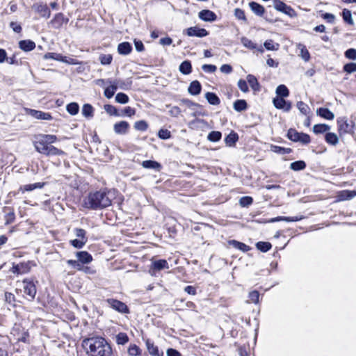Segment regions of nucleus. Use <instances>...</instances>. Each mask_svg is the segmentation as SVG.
<instances>
[{
    "label": "nucleus",
    "instance_id": "f257e3e1",
    "mask_svg": "<svg viewBox=\"0 0 356 356\" xmlns=\"http://www.w3.org/2000/svg\"><path fill=\"white\" fill-rule=\"evenodd\" d=\"M82 346L88 356H113L111 344L100 336L84 339Z\"/></svg>",
    "mask_w": 356,
    "mask_h": 356
},
{
    "label": "nucleus",
    "instance_id": "f03ea898",
    "mask_svg": "<svg viewBox=\"0 0 356 356\" xmlns=\"http://www.w3.org/2000/svg\"><path fill=\"white\" fill-rule=\"evenodd\" d=\"M111 198L104 190L90 192L83 200V207L92 210H100L111 204Z\"/></svg>",
    "mask_w": 356,
    "mask_h": 356
},
{
    "label": "nucleus",
    "instance_id": "7ed1b4c3",
    "mask_svg": "<svg viewBox=\"0 0 356 356\" xmlns=\"http://www.w3.org/2000/svg\"><path fill=\"white\" fill-rule=\"evenodd\" d=\"M56 139L55 135L41 134L36 137L33 145L37 152L46 156L63 155L65 152L63 150L51 145Z\"/></svg>",
    "mask_w": 356,
    "mask_h": 356
},
{
    "label": "nucleus",
    "instance_id": "20e7f679",
    "mask_svg": "<svg viewBox=\"0 0 356 356\" xmlns=\"http://www.w3.org/2000/svg\"><path fill=\"white\" fill-rule=\"evenodd\" d=\"M287 138L293 142H299L307 145L311 141L310 136L305 133L298 132L294 129H289L287 132Z\"/></svg>",
    "mask_w": 356,
    "mask_h": 356
},
{
    "label": "nucleus",
    "instance_id": "39448f33",
    "mask_svg": "<svg viewBox=\"0 0 356 356\" xmlns=\"http://www.w3.org/2000/svg\"><path fill=\"white\" fill-rule=\"evenodd\" d=\"M274 8L277 10L282 12L291 17L296 16V11L289 6L280 0H274Z\"/></svg>",
    "mask_w": 356,
    "mask_h": 356
},
{
    "label": "nucleus",
    "instance_id": "423d86ee",
    "mask_svg": "<svg viewBox=\"0 0 356 356\" xmlns=\"http://www.w3.org/2000/svg\"><path fill=\"white\" fill-rule=\"evenodd\" d=\"M108 305L114 310L122 313L127 314L129 312V308L127 305L120 300L108 298L106 300Z\"/></svg>",
    "mask_w": 356,
    "mask_h": 356
},
{
    "label": "nucleus",
    "instance_id": "0eeeda50",
    "mask_svg": "<svg viewBox=\"0 0 356 356\" xmlns=\"http://www.w3.org/2000/svg\"><path fill=\"white\" fill-rule=\"evenodd\" d=\"M284 97H276L273 99V105L276 108L282 109L283 111L288 112L291 108V103L286 101Z\"/></svg>",
    "mask_w": 356,
    "mask_h": 356
},
{
    "label": "nucleus",
    "instance_id": "6e6552de",
    "mask_svg": "<svg viewBox=\"0 0 356 356\" xmlns=\"http://www.w3.org/2000/svg\"><path fill=\"white\" fill-rule=\"evenodd\" d=\"M186 32L190 37L203 38L209 35V32L206 29L197 26L189 27L186 30Z\"/></svg>",
    "mask_w": 356,
    "mask_h": 356
},
{
    "label": "nucleus",
    "instance_id": "1a4fd4ad",
    "mask_svg": "<svg viewBox=\"0 0 356 356\" xmlns=\"http://www.w3.org/2000/svg\"><path fill=\"white\" fill-rule=\"evenodd\" d=\"M169 265L166 260L159 259L153 261L150 267V273L152 275L154 274L155 272L161 270L163 269H168Z\"/></svg>",
    "mask_w": 356,
    "mask_h": 356
},
{
    "label": "nucleus",
    "instance_id": "9d476101",
    "mask_svg": "<svg viewBox=\"0 0 356 356\" xmlns=\"http://www.w3.org/2000/svg\"><path fill=\"white\" fill-rule=\"evenodd\" d=\"M32 8L42 17L48 19L50 17L51 11L46 4L36 3L33 5Z\"/></svg>",
    "mask_w": 356,
    "mask_h": 356
},
{
    "label": "nucleus",
    "instance_id": "9b49d317",
    "mask_svg": "<svg viewBox=\"0 0 356 356\" xmlns=\"http://www.w3.org/2000/svg\"><path fill=\"white\" fill-rule=\"evenodd\" d=\"M198 17L201 20L208 22H214L217 19L216 13L210 10H202L200 11Z\"/></svg>",
    "mask_w": 356,
    "mask_h": 356
},
{
    "label": "nucleus",
    "instance_id": "f8f14e48",
    "mask_svg": "<svg viewBox=\"0 0 356 356\" xmlns=\"http://www.w3.org/2000/svg\"><path fill=\"white\" fill-rule=\"evenodd\" d=\"M68 22V19L65 18L63 13L56 14L51 20L50 23L54 29H60L64 24Z\"/></svg>",
    "mask_w": 356,
    "mask_h": 356
},
{
    "label": "nucleus",
    "instance_id": "ddd939ff",
    "mask_svg": "<svg viewBox=\"0 0 356 356\" xmlns=\"http://www.w3.org/2000/svg\"><path fill=\"white\" fill-rule=\"evenodd\" d=\"M24 292L29 296V300H33L36 294V288L33 282L24 281Z\"/></svg>",
    "mask_w": 356,
    "mask_h": 356
},
{
    "label": "nucleus",
    "instance_id": "4468645a",
    "mask_svg": "<svg viewBox=\"0 0 356 356\" xmlns=\"http://www.w3.org/2000/svg\"><path fill=\"white\" fill-rule=\"evenodd\" d=\"M129 127V124L127 122L120 121L114 124L113 130L117 134L124 135L128 133Z\"/></svg>",
    "mask_w": 356,
    "mask_h": 356
},
{
    "label": "nucleus",
    "instance_id": "2eb2a0df",
    "mask_svg": "<svg viewBox=\"0 0 356 356\" xmlns=\"http://www.w3.org/2000/svg\"><path fill=\"white\" fill-rule=\"evenodd\" d=\"M29 263H19L12 267V272L16 274H24L30 270Z\"/></svg>",
    "mask_w": 356,
    "mask_h": 356
},
{
    "label": "nucleus",
    "instance_id": "dca6fc26",
    "mask_svg": "<svg viewBox=\"0 0 356 356\" xmlns=\"http://www.w3.org/2000/svg\"><path fill=\"white\" fill-rule=\"evenodd\" d=\"M78 261L81 264H89L92 261V255L87 251H79L76 253Z\"/></svg>",
    "mask_w": 356,
    "mask_h": 356
},
{
    "label": "nucleus",
    "instance_id": "f3484780",
    "mask_svg": "<svg viewBox=\"0 0 356 356\" xmlns=\"http://www.w3.org/2000/svg\"><path fill=\"white\" fill-rule=\"evenodd\" d=\"M338 131L340 135L348 134L351 130L350 125L348 123L347 120L344 118L339 119L337 120Z\"/></svg>",
    "mask_w": 356,
    "mask_h": 356
},
{
    "label": "nucleus",
    "instance_id": "a211bd4d",
    "mask_svg": "<svg viewBox=\"0 0 356 356\" xmlns=\"http://www.w3.org/2000/svg\"><path fill=\"white\" fill-rule=\"evenodd\" d=\"M29 114L35 119L50 120L52 117L49 113H45L40 111L31 109Z\"/></svg>",
    "mask_w": 356,
    "mask_h": 356
},
{
    "label": "nucleus",
    "instance_id": "6ab92c4d",
    "mask_svg": "<svg viewBox=\"0 0 356 356\" xmlns=\"http://www.w3.org/2000/svg\"><path fill=\"white\" fill-rule=\"evenodd\" d=\"M303 218L302 216H294V217H286V216H277L275 218H270L268 220L267 222H275L279 221H285V222H297Z\"/></svg>",
    "mask_w": 356,
    "mask_h": 356
},
{
    "label": "nucleus",
    "instance_id": "aec40b11",
    "mask_svg": "<svg viewBox=\"0 0 356 356\" xmlns=\"http://www.w3.org/2000/svg\"><path fill=\"white\" fill-rule=\"evenodd\" d=\"M132 51V46L128 42H123L118 45V52L120 55H128Z\"/></svg>",
    "mask_w": 356,
    "mask_h": 356
},
{
    "label": "nucleus",
    "instance_id": "412c9836",
    "mask_svg": "<svg viewBox=\"0 0 356 356\" xmlns=\"http://www.w3.org/2000/svg\"><path fill=\"white\" fill-rule=\"evenodd\" d=\"M316 114L321 118L328 120H332L334 118V113L327 108L321 107L318 108L316 111Z\"/></svg>",
    "mask_w": 356,
    "mask_h": 356
},
{
    "label": "nucleus",
    "instance_id": "4be33fe9",
    "mask_svg": "<svg viewBox=\"0 0 356 356\" xmlns=\"http://www.w3.org/2000/svg\"><path fill=\"white\" fill-rule=\"evenodd\" d=\"M19 47L24 51H30L35 48V43L30 40H24L19 42Z\"/></svg>",
    "mask_w": 356,
    "mask_h": 356
},
{
    "label": "nucleus",
    "instance_id": "5701e85b",
    "mask_svg": "<svg viewBox=\"0 0 356 356\" xmlns=\"http://www.w3.org/2000/svg\"><path fill=\"white\" fill-rule=\"evenodd\" d=\"M202 86L198 81H192L188 88V92L192 95H197L200 93Z\"/></svg>",
    "mask_w": 356,
    "mask_h": 356
},
{
    "label": "nucleus",
    "instance_id": "b1692460",
    "mask_svg": "<svg viewBox=\"0 0 356 356\" xmlns=\"http://www.w3.org/2000/svg\"><path fill=\"white\" fill-rule=\"evenodd\" d=\"M249 6H250L251 10L255 15H257L258 16H262L265 12V9H264V6L257 2H254V1L250 2Z\"/></svg>",
    "mask_w": 356,
    "mask_h": 356
},
{
    "label": "nucleus",
    "instance_id": "393cba45",
    "mask_svg": "<svg viewBox=\"0 0 356 356\" xmlns=\"http://www.w3.org/2000/svg\"><path fill=\"white\" fill-rule=\"evenodd\" d=\"M142 166L144 168L154 169L159 172L161 170L162 168L161 165L159 162L152 160H146L143 161Z\"/></svg>",
    "mask_w": 356,
    "mask_h": 356
},
{
    "label": "nucleus",
    "instance_id": "a878e982",
    "mask_svg": "<svg viewBox=\"0 0 356 356\" xmlns=\"http://www.w3.org/2000/svg\"><path fill=\"white\" fill-rule=\"evenodd\" d=\"M147 349L149 353L154 356H160L159 348L154 345V342L150 339H147L145 341Z\"/></svg>",
    "mask_w": 356,
    "mask_h": 356
},
{
    "label": "nucleus",
    "instance_id": "bb28decb",
    "mask_svg": "<svg viewBox=\"0 0 356 356\" xmlns=\"http://www.w3.org/2000/svg\"><path fill=\"white\" fill-rule=\"evenodd\" d=\"M246 78H247V81L248 82L251 88L254 91L257 92V91L260 90L259 83L258 82L257 79L254 75L248 74Z\"/></svg>",
    "mask_w": 356,
    "mask_h": 356
},
{
    "label": "nucleus",
    "instance_id": "cd10ccee",
    "mask_svg": "<svg viewBox=\"0 0 356 356\" xmlns=\"http://www.w3.org/2000/svg\"><path fill=\"white\" fill-rule=\"evenodd\" d=\"M229 243L231 245H232L234 248L238 249L243 252H246L251 249L250 247L247 245L246 244L236 240L229 241Z\"/></svg>",
    "mask_w": 356,
    "mask_h": 356
},
{
    "label": "nucleus",
    "instance_id": "c85d7f7f",
    "mask_svg": "<svg viewBox=\"0 0 356 356\" xmlns=\"http://www.w3.org/2000/svg\"><path fill=\"white\" fill-rule=\"evenodd\" d=\"M179 70L181 73L185 75L189 74L192 71V65L190 60H184L183 61L179 67Z\"/></svg>",
    "mask_w": 356,
    "mask_h": 356
},
{
    "label": "nucleus",
    "instance_id": "c756f323",
    "mask_svg": "<svg viewBox=\"0 0 356 356\" xmlns=\"http://www.w3.org/2000/svg\"><path fill=\"white\" fill-rule=\"evenodd\" d=\"M238 140V136L234 131H232L229 135L226 136L225 138V142L227 145L232 147L234 146Z\"/></svg>",
    "mask_w": 356,
    "mask_h": 356
},
{
    "label": "nucleus",
    "instance_id": "7c9ffc66",
    "mask_svg": "<svg viewBox=\"0 0 356 356\" xmlns=\"http://www.w3.org/2000/svg\"><path fill=\"white\" fill-rule=\"evenodd\" d=\"M298 48L300 50L299 56L305 62H308L310 59V54L307 49L306 48L305 45L300 43L298 44Z\"/></svg>",
    "mask_w": 356,
    "mask_h": 356
},
{
    "label": "nucleus",
    "instance_id": "2f4dec72",
    "mask_svg": "<svg viewBox=\"0 0 356 356\" xmlns=\"http://www.w3.org/2000/svg\"><path fill=\"white\" fill-rule=\"evenodd\" d=\"M325 140L327 143L335 146L339 143V138L334 133L327 132L325 135Z\"/></svg>",
    "mask_w": 356,
    "mask_h": 356
},
{
    "label": "nucleus",
    "instance_id": "473e14b6",
    "mask_svg": "<svg viewBox=\"0 0 356 356\" xmlns=\"http://www.w3.org/2000/svg\"><path fill=\"white\" fill-rule=\"evenodd\" d=\"M205 98L211 105H218L220 103L219 97L213 92H207L205 94Z\"/></svg>",
    "mask_w": 356,
    "mask_h": 356
},
{
    "label": "nucleus",
    "instance_id": "72a5a7b5",
    "mask_svg": "<svg viewBox=\"0 0 356 356\" xmlns=\"http://www.w3.org/2000/svg\"><path fill=\"white\" fill-rule=\"evenodd\" d=\"M234 108L238 112H241L247 109L248 104L244 99H237L234 102Z\"/></svg>",
    "mask_w": 356,
    "mask_h": 356
},
{
    "label": "nucleus",
    "instance_id": "f704fd0d",
    "mask_svg": "<svg viewBox=\"0 0 356 356\" xmlns=\"http://www.w3.org/2000/svg\"><path fill=\"white\" fill-rule=\"evenodd\" d=\"M270 150L275 153L282 155L289 154L292 152L291 148H285L275 145H270Z\"/></svg>",
    "mask_w": 356,
    "mask_h": 356
},
{
    "label": "nucleus",
    "instance_id": "c9c22d12",
    "mask_svg": "<svg viewBox=\"0 0 356 356\" xmlns=\"http://www.w3.org/2000/svg\"><path fill=\"white\" fill-rule=\"evenodd\" d=\"M276 94L278 97H287L289 95V90L285 85L281 84L277 87Z\"/></svg>",
    "mask_w": 356,
    "mask_h": 356
},
{
    "label": "nucleus",
    "instance_id": "e433bc0d",
    "mask_svg": "<svg viewBox=\"0 0 356 356\" xmlns=\"http://www.w3.org/2000/svg\"><path fill=\"white\" fill-rule=\"evenodd\" d=\"M330 129V127L325 124H318L313 127V131L315 134H323L328 131Z\"/></svg>",
    "mask_w": 356,
    "mask_h": 356
},
{
    "label": "nucleus",
    "instance_id": "4c0bfd02",
    "mask_svg": "<svg viewBox=\"0 0 356 356\" xmlns=\"http://www.w3.org/2000/svg\"><path fill=\"white\" fill-rule=\"evenodd\" d=\"M264 47L270 51H277L280 48V44L274 42L273 40H267L264 43Z\"/></svg>",
    "mask_w": 356,
    "mask_h": 356
},
{
    "label": "nucleus",
    "instance_id": "58836bf2",
    "mask_svg": "<svg viewBox=\"0 0 356 356\" xmlns=\"http://www.w3.org/2000/svg\"><path fill=\"white\" fill-rule=\"evenodd\" d=\"M341 15H342L343 19L345 22H346L347 24H348L350 25L354 24V22L352 18V14L349 10L344 8L342 11Z\"/></svg>",
    "mask_w": 356,
    "mask_h": 356
},
{
    "label": "nucleus",
    "instance_id": "ea45409f",
    "mask_svg": "<svg viewBox=\"0 0 356 356\" xmlns=\"http://www.w3.org/2000/svg\"><path fill=\"white\" fill-rule=\"evenodd\" d=\"M257 248L263 252H266L272 248V245L269 242L259 241L256 243Z\"/></svg>",
    "mask_w": 356,
    "mask_h": 356
},
{
    "label": "nucleus",
    "instance_id": "a19ab883",
    "mask_svg": "<svg viewBox=\"0 0 356 356\" xmlns=\"http://www.w3.org/2000/svg\"><path fill=\"white\" fill-rule=\"evenodd\" d=\"M306 168V163L303 161H296L291 163L290 168L294 171L304 170Z\"/></svg>",
    "mask_w": 356,
    "mask_h": 356
},
{
    "label": "nucleus",
    "instance_id": "79ce46f5",
    "mask_svg": "<svg viewBox=\"0 0 356 356\" xmlns=\"http://www.w3.org/2000/svg\"><path fill=\"white\" fill-rule=\"evenodd\" d=\"M296 106L302 114H303L305 115H307L309 113L310 108L305 102H303L302 101L298 102Z\"/></svg>",
    "mask_w": 356,
    "mask_h": 356
},
{
    "label": "nucleus",
    "instance_id": "37998d69",
    "mask_svg": "<svg viewBox=\"0 0 356 356\" xmlns=\"http://www.w3.org/2000/svg\"><path fill=\"white\" fill-rule=\"evenodd\" d=\"M106 83L110 84L111 86H115L116 90L119 88L121 89L125 88H124L125 83H124V81L120 80V79H106Z\"/></svg>",
    "mask_w": 356,
    "mask_h": 356
},
{
    "label": "nucleus",
    "instance_id": "c03bdc74",
    "mask_svg": "<svg viewBox=\"0 0 356 356\" xmlns=\"http://www.w3.org/2000/svg\"><path fill=\"white\" fill-rule=\"evenodd\" d=\"M222 134L218 131H211L207 136V139L211 142H218L221 139Z\"/></svg>",
    "mask_w": 356,
    "mask_h": 356
},
{
    "label": "nucleus",
    "instance_id": "a18cd8bd",
    "mask_svg": "<svg viewBox=\"0 0 356 356\" xmlns=\"http://www.w3.org/2000/svg\"><path fill=\"white\" fill-rule=\"evenodd\" d=\"M67 111L72 115H74L78 113L79 110V104L76 102H72L67 105L66 106Z\"/></svg>",
    "mask_w": 356,
    "mask_h": 356
},
{
    "label": "nucleus",
    "instance_id": "49530a36",
    "mask_svg": "<svg viewBox=\"0 0 356 356\" xmlns=\"http://www.w3.org/2000/svg\"><path fill=\"white\" fill-rule=\"evenodd\" d=\"M44 185V183L41 182H37L34 184H26L23 186V188H21V189L26 191H31L33 190H35L36 188H42Z\"/></svg>",
    "mask_w": 356,
    "mask_h": 356
},
{
    "label": "nucleus",
    "instance_id": "de8ad7c7",
    "mask_svg": "<svg viewBox=\"0 0 356 356\" xmlns=\"http://www.w3.org/2000/svg\"><path fill=\"white\" fill-rule=\"evenodd\" d=\"M93 111H94L93 107L90 104H86L83 106L82 114L83 116H85L86 118L92 117Z\"/></svg>",
    "mask_w": 356,
    "mask_h": 356
},
{
    "label": "nucleus",
    "instance_id": "09e8293b",
    "mask_svg": "<svg viewBox=\"0 0 356 356\" xmlns=\"http://www.w3.org/2000/svg\"><path fill=\"white\" fill-rule=\"evenodd\" d=\"M356 196V191H343L340 195L339 197L341 200H350Z\"/></svg>",
    "mask_w": 356,
    "mask_h": 356
},
{
    "label": "nucleus",
    "instance_id": "8fccbe9b",
    "mask_svg": "<svg viewBox=\"0 0 356 356\" xmlns=\"http://www.w3.org/2000/svg\"><path fill=\"white\" fill-rule=\"evenodd\" d=\"M129 341V337L126 333L120 332L116 335V342L119 345H124Z\"/></svg>",
    "mask_w": 356,
    "mask_h": 356
},
{
    "label": "nucleus",
    "instance_id": "3c124183",
    "mask_svg": "<svg viewBox=\"0 0 356 356\" xmlns=\"http://www.w3.org/2000/svg\"><path fill=\"white\" fill-rule=\"evenodd\" d=\"M241 41L243 45L249 49H255L257 48V44L246 37H243Z\"/></svg>",
    "mask_w": 356,
    "mask_h": 356
},
{
    "label": "nucleus",
    "instance_id": "603ef678",
    "mask_svg": "<svg viewBox=\"0 0 356 356\" xmlns=\"http://www.w3.org/2000/svg\"><path fill=\"white\" fill-rule=\"evenodd\" d=\"M87 241H88V239L81 240V239L76 238V239L71 240L70 241V243L74 248H77V249H81V248H82L86 245Z\"/></svg>",
    "mask_w": 356,
    "mask_h": 356
},
{
    "label": "nucleus",
    "instance_id": "864d4df0",
    "mask_svg": "<svg viewBox=\"0 0 356 356\" xmlns=\"http://www.w3.org/2000/svg\"><path fill=\"white\" fill-rule=\"evenodd\" d=\"M134 128L138 131H145L148 128V124L145 120H139L134 123Z\"/></svg>",
    "mask_w": 356,
    "mask_h": 356
},
{
    "label": "nucleus",
    "instance_id": "5fc2aeb1",
    "mask_svg": "<svg viewBox=\"0 0 356 356\" xmlns=\"http://www.w3.org/2000/svg\"><path fill=\"white\" fill-rule=\"evenodd\" d=\"M129 97L123 92H119L115 96V101L120 104H127L129 102Z\"/></svg>",
    "mask_w": 356,
    "mask_h": 356
},
{
    "label": "nucleus",
    "instance_id": "6e6d98bb",
    "mask_svg": "<svg viewBox=\"0 0 356 356\" xmlns=\"http://www.w3.org/2000/svg\"><path fill=\"white\" fill-rule=\"evenodd\" d=\"M113 57L111 54H102L99 56V61L102 65H106L111 63Z\"/></svg>",
    "mask_w": 356,
    "mask_h": 356
},
{
    "label": "nucleus",
    "instance_id": "4d7b16f0",
    "mask_svg": "<svg viewBox=\"0 0 356 356\" xmlns=\"http://www.w3.org/2000/svg\"><path fill=\"white\" fill-rule=\"evenodd\" d=\"M128 353L131 356H137L140 354V350L136 344H131L128 348Z\"/></svg>",
    "mask_w": 356,
    "mask_h": 356
},
{
    "label": "nucleus",
    "instance_id": "13d9d810",
    "mask_svg": "<svg viewBox=\"0 0 356 356\" xmlns=\"http://www.w3.org/2000/svg\"><path fill=\"white\" fill-rule=\"evenodd\" d=\"M115 90H116V86H111L110 85L109 86L106 87L104 90L105 97L108 99H111L114 95Z\"/></svg>",
    "mask_w": 356,
    "mask_h": 356
},
{
    "label": "nucleus",
    "instance_id": "bf43d9fd",
    "mask_svg": "<svg viewBox=\"0 0 356 356\" xmlns=\"http://www.w3.org/2000/svg\"><path fill=\"white\" fill-rule=\"evenodd\" d=\"M234 16L236 18H237L238 20H242L244 22H247V19L245 15L244 11L242 9L240 8H236L234 10Z\"/></svg>",
    "mask_w": 356,
    "mask_h": 356
},
{
    "label": "nucleus",
    "instance_id": "052dcab7",
    "mask_svg": "<svg viewBox=\"0 0 356 356\" xmlns=\"http://www.w3.org/2000/svg\"><path fill=\"white\" fill-rule=\"evenodd\" d=\"M344 72L350 74L356 72V63H349L343 65Z\"/></svg>",
    "mask_w": 356,
    "mask_h": 356
},
{
    "label": "nucleus",
    "instance_id": "680f3d73",
    "mask_svg": "<svg viewBox=\"0 0 356 356\" xmlns=\"http://www.w3.org/2000/svg\"><path fill=\"white\" fill-rule=\"evenodd\" d=\"M252 202L253 199L250 196H244L239 200V204L241 207H248L252 204Z\"/></svg>",
    "mask_w": 356,
    "mask_h": 356
},
{
    "label": "nucleus",
    "instance_id": "e2e57ef3",
    "mask_svg": "<svg viewBox=\"0 0 356 356\" xmlns=\"http://www.w3.org/2000/svg\"><path fill=\"white\" fill-rule=\"evenodd\" d=\"M250 302L257 304L259 302V293L254 290L249 293Z\"/></svg>",
    "mask_w": 356,
    "mask_h": 356
},
{
    "label": "nucleus",
    "instance_id": "0e129e2a",
    "mask_svg": "<svg viewBox=\"0 0 356 356\" xmlns=\"http://www.w3.org/2000/svg\"><path fill=\"white\" fill-rule=\"evenodd\" d=\"M158 136L161 139L167 140L171 137V134L168 129H161L158 132Z\"/></svg>",
    "mask_w": 356,
    "mask_h": 356
},
{
    "label": "nucleus",
    "instance_id": "69168bd1",
    "mask_svg": "<svg viewBox=\"0 0 356 356\" xmlns=\"http://www.w3.org/2000/svg\"><path fill=\"white\" fill-rule=\"evenodd\" d=\"M60 62L69 64V65H78L79 64V62L72 57L69 56H65L62 55V60H60Z\"/></svg>",
    "mask_w": 356,
    "mask_h": 356
},
{
    "label": "nucleus",
    "instance_id": "338daca9",
    "mask_svg": "<svg viewBox=\"0 0 356 356\" xmlns=\"http://www.w3.org/2000/svg\"><path fill=\"white\" fill-rule=\"evenodd\" d=\"M74 234H75L77 238H79L78 239H81V240L88 239L87 237L86 236V232L83 229H81V228L74 229Z\"/></svg>",
    "mask_w": 356,
    "mask_h": 356
},
{
    "label": "nucleus",
    "instance_id": "774afa93",
    "mask_svg": "<svg viewBox=\"0 0 356 356\" xmlns=\"http://www.w3.org/2000/svg\"><path fill=\"white\" fill-rule=\"evenodd\" d=\"M345 56L351 60H356V49L350 48L345 51Z\"/></svg>",
    "mask_w": 356,
    "mask_h": 356
}]
</instances>
